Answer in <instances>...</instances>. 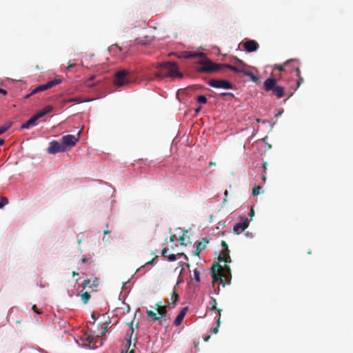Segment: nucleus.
Returning <instances> with one entry per match:
<instances>
[{
	"label": "nucleus",
	"mask_w": 353,
	"mask_h": 353,
	"mask_svg": "<svg viewBox=\"0 0 353 353\" xmlns=\"http://www.w3.org/2000/svg\"><path fill=\"white\" fill-rule=\"evenodd\" d=\"M210 304H211V306H210V310H216V301L214 298L213 297H211V302H210Z\"/></svg>",
	"instance_id": "30"
},
{
	"label": "nucleus",
	"mask_w": 353,
	"mask_h": 353,
	"mask_svg": "<svg viewBox=\"0 0 353 353\" xmlns=\"http://www.w3.org/2000/svg\"><path fill=\"white\" fill-rule=\"evenodd\" d=\"M293 63L294 68V72H296V77H297V85L295 88L296 90L303 83V78L301 75V70H300V62L298 59H290L288 61H286V63Z\"/></svg>",
	"instance_id": "9"
},
{
	"label": "nucleus",
	"mask_w": 353,
	"mask_h": 353,
	"mask_svg": "<svg viewBox=\"0 0 353 353\" xmlns=\"http://www.w3.org/2000/svg\"><path fill=\"white\" fill-rule=\"evenodd\" d=\"M288 67H290V68L289 69H287V71L288 72H292V71H294V64L293 63H290Z\"/></svg>",
	"instance_id": "41"
},
{
	"label": "nucleus",
	"mask_w": 353,
	"mask_h": 353,
	"mask_svg": "<svg viewBox=\"0 0 353 353\" xmlns=\"http://www.w3.org/2000/svg\"><path fill=\"white\" fill-rule=\"evenodd\" d=\"M262 179H263V182H265V181H266V177H265V175H263V176H262Z\"/></svg>",
	"instance_id": "62"
},
{
	"label": "nucleus",
	"mask_w": 353,
	"mask_h": 353,
	"mask_svg": "<svg viewBox=\"0 0 353 353\" xmlns=\"http://www.w3.org/2000/svg\"><path fill=\"white\" fill-rule=\"evenodd\" d=\"M221 95H222V96H228V97H232V98L234 97V94L232 93V92H223V93L221 94Z\"/></svg>",
	"instance_id": "37"
},
{
	"label": "nucleus",
	"mask_w": 353,
	"mask_h": 353,
	"mask_svg": "<svg viewBox=\"0 0 353 353\" xmlns=\"http://www.w3.org/2000/svg\"><path fill=\"white\" fill-rule=\"evenodd\" d=\"M194 55L192 54H188V56H185L186 58H190V57H193Z\"/></svg>",
	"instance_id": "63"
},
{
	"label": "nucleus",
	"mask_w": 353,
	"mask_h": 353,
	"mask_svg": "<svg viewBox=\"0 0 353 353\" xmlns=\"http://www.w3.org/2000/svg\"><path fill=\"white\" fill-rule=\"evenodd\" d=\"M0 93L3 94V95L7 94V91L4 89L0 88Z\"/></svg>",
	"instance_id": "47"
},
{
	"label": "nucleus",
	"mask_w": 353,
	"mask_h": 353,
	"mask_svg": "<svg viewBox=\"0 0 353 353\" xmlns=\"http://www.w3.org/2000/svg\"><path fill=\"white\" fill-rule=\"evenodd\" d=\"M83 101L79 98V97H74V98H71L70 99H68V102H74V103H81L83 102Z\"/></svg>",
	"instance_id": "32"
},
{
	"label": "nucleus",
	"mask_w": 353,
	"mask_h": 353,
	"mask_svg": "<svg viewBox=\"0 0 353 353\" xmlns=\"http://www.w3.org/2000/svg\"><path fill=\"white\" fill-rule=\"evenodd\" d=\"M245 75L250 77L254 82L258 81V77H256L252 72L245 71Z\"/></svg>",
	"instance_id": "29"
},
{
	"label": "nucleus",
	"mask_w": 353,
	"mask_h": 353,
	"mask_svg": "<svg viewBox=\"0 0 353 353\" xmlns=\"http://www.w3.org/2000/svg\"><path fill=\"white\" fill-rule=\"evenodd\" d=\"M12 125L11 122H8L0 127V134L6 132Z\"/></svg>",
	"instance_id": "22"
},
{
	"label": "nucleus",
	"mask_w": 353,
	"mask_h": 353,
	"mask_svg": "<svg viewBox=\"0 0 353 353\" xmlns=\"http://www.w3.org/2000/svg\"><path fill=\"white\" fill-rule=\"evenodd\" d=\"M9 203L8 199L6 196L0 197V209L3 208L5 205H8Z\"/></svg>",
	"instance_id": "24"
},
{
	"label": "nucleus",
	"mask_w": 353,
	"mask_h": 353,
	"mask_svg": "<svg viewBox=\"0 0 353 353\" xmlns=\"http://www.w3.org/2000/svg\"><path fill=\"white\" fill-rule=\"evenodd\" d=\"M167 252H168L167 248H163L161 251V256L163 257H167L168 256Z\"/></svg>",
	"instance_id": "39"
},
{
	"label": "nucleus",
	"mask_w": 353,
	"mask_h": 353,
	"mask_svg": "<svg viewBox=\"0 0 353 353\" xmlns=\"http://www.w3.org/2000/svg\"><path fill=\"white\" fill-rule=\"evenodd\" d=\"M221 245L223 247V250L218 258L219 261L220 262L225 261V263L231 262V260L230 261H228V259L230 258V254L227 243L225 241H222Z\"/></svg>",
	"instance_id": "13"
},
{
	"label": "nucleus",
	"mask_w": 353,
	"mask_h": 353,
	"mask_svg": "<svg viewBox=\"0 0 353 353\" xmlns=\"http://www.w3.org/2000/svg\"><path fill=\"white\" fill-rule=\"evenodd\" d=\"M225 271L230 275H231V270L229 266L225 263L224 268H223L219 264H213L211 268V276L213 279V283L217 282L220 281V283L225 285V282L228 279V275L223 274L222 272Z\"/></svg>",
	"instance_id": "2"
},
{
	"label": "nucleus",
	"mask_w": 353,
	"mask_h": 353,
	"mask_svg": "<svg viewBox=\"0 0 353 353\" xmlns=\"http://www.w3.org/2000/svg\"><path fill=\"white\" fill-rule=\"evenodd\" d=\"M210 338V335H207V336H204L203 339L205 342H207Z\"/></svg>",
	"instance_id": "50"
},
{
	"label": "nucleus",
	"mask_w": 353,
	"mask_h": 353,
	"mask_svg": "<svg viewBox=\"0 0 353 353\" xmlns=\"http://www.w3.org/2000/svg\"><path fill=\"white\" fill-rule=\"evenodd\" d=\"M74 66H75L74 63L69 64L67 66L66 70H70L72 69L73 68H74Z\"/></svg>",
	"instance_id": "43"
},
{
	"label": "nucleus",
	"mask_w": 353,
	"mask_h": 353,
	"mask_svg": "<svg viewBox=\"0 0 353 353\" xmlns=\"http://www.w3.org/2000/svg\"><path fill=\"white\" fill-rule=\"evenodd\" d=\"M179 266H181V267H186V268H189L190 267V264L187 263L180 262L179 263Z\"/></svg>",
	"instance_id": "40"
},
{
	"label": "nucleus",
	"mask_w": 353,
	"mask_h": 353,
	"mask_svg": "<svg viewBox=\"0 0 353 353\" xmlns=\"http://www.w3.org/2000/svg\"><path fill=\"white\" fill-rule=\"evenodd\" d=\"M179 241L181 242V245H184V244H185V243H183V241H184V239H185V238H184V236H181L179 237Z\"/></svg>",
	"instance_id": "48"
},
{
	"label": "nucleus",
	"mask_w": 353,
	"mask_h": 353,
	"mask_svg": "<svg viewBox=\"0 0 353 353\" xmlns=\"http://www.w3.org/2000/svg\"><path fill=\"white\" fill-rule=\"evenodd\" d=\"M157 71L154 73L157 79H161L165 77L182 78L183 74L179 71L178 66L174 62H163L157 64Z\"/></svg>",
	"instance_id": "1"
},
{
	"label": "nucleus",
	"mask_w": 353,
	"mask_h": 353,
	"mask_svg": "<svg viewBox=\"0 0 353 353\" xmlns=\"http://www.w3.org/2000/svg\"><path fill=\"white\" fill-rule=\"evenodd\" d=\"M267 166H268L267 162H263V168L265 170V169H267Z\"/></svg>",
	"instance_id": "52"
},
{
	"label": "nucleus",
	"mask_w": 353,
	"mask_h": 353,
	"mask_svg": "<svg viewBox=\"0 0 353 353\" xmlns=\"http://www.w3.org/2000/svg\"><path fill=\"white\" fill-rule=\"evenodd\" d=\"M34 115L37 117L38 119H39L40 118L46 115V112L42 109L41 111L38 112Z\"/></svg>",
	"instance_id": "35"
},
{
	"label": "nucleus",
	"mask_w": 353,
	"mask_h": 353,
	"mask_svg": "<svg viewBox=\"0 0 353 353\" xmlns=\"http://www.w3.org/2000/svg\"><path fill=\"white\" fill-rule=\"evenodd\" d=\"M242 221L236 223L233 227V232L236 234L243 232L249 225V219L248 218L243 219L241 217Z\"/></svg>",
	"instance_id": "12"
},
{
	"label": "nucleus",
	"mask_w": 353,
	"mask_h": 353,
	"mask_svg": "<svg viewBox=\"0 0 353 353\" xmlns=\"http://www.w3.org/2000/svg\"><path fill=\"white\" fill-rule=\"evenodd\" d=\"M43 110L46 112V114H47L53 110V107L52 105H46L43 108Z\"/></svg>",
	"instance_id": "33"
},
{
	"label": "nucleus",
	"mask_w": 353,
	"mask_h": 353,
	"mask_svg": "<svg viewBox=\"0 0 353 353\" xmlns=\"http://www.w3.org/2000/svg\"><path fill=\"white\" fill-rule=\"evenodd\" d=\"M90 299V295L88 292H85L81 294V300L86 304Z\"/></svg>",
	"instance_id": "25"
},
{
	"label": "nucleus",
	"mask_w": 353,
	"mask_h": 353,
	"mask_svg": "<svg viewBox=\"0 0 353 353\" xmlns=\"http://www.w3.org/2000/svg\"><path fill=\"white\" fill-rule=\"evenodd\" d=\"M132 324H133V322H131L130 323H129V325L130 326V328H131L130 333H128L126 335L127 345H125V348H127V350H126L125 352L122 351L121 353H134L133 350L128 351V349L130 348V347L131 345V339H132V333L134 332V330L132 327Z\"/></svg>",
	"instance_id": "15"
},
{
	"label": "nucleus",
	"mask_w": 353,
	"mask_h": 353,
	"mask_svg": "<svg viewBox=\"0 0 353 353\" xmlns=\"http://www.w3.org/2000/svg\"><path fill=\"white\" fill-rule=\"evenodd\" d=\"M113 48H114V46H111L109 48V50H110V51H112V50H113Z\"/></svg>",
	"instance_id": "64"
},
{
	"label": "nucleus",
	"mask_w": 353,
	"mask_h": 353,
	"mask_svg": "<svg viewBox=\"0 0 353 353\" xmlns=\"http://www.w3.org/2000/svg\"><path fill=\"white\" fill-rule=\"evenodd\" d=\"M209 243V241L206 238H203L201 241H198L196 243V248L202 251L206 247V244Z\"/></svg>",
	"instance_id": "19"
},
{
	"label": "nucleus",
	"mask_w": 353,
	"mask_h": 353,
	"mask_svg": "<svg viewBox=\"0 0 353 353\" xmlns=\"http://www.w3.org/2000/svg\"><path fill=\"white\" fill-rule=\"evenodd\" d=\"M261 190V186H254L252 190L253 196H257L260 193V190Z\"/></svg>",
	"instance_id": "31"
},
{
	"label": "nucleus",
	"mask_w": 353,
	"mask_h": 353,
	"mask_svg": "<svg viewBox=\"0 0 353 353\" xmlns=\"http://www.w3.org/2000/svg\"><path fill=\"white\" fill-rule=\"evenodd\" d=\"M175 239H176V235L173 234L170 236V240L171 242H174L175 241Z\"/></svg>",
	"instance_id": "49"
},
{
	"label": "nucleus",
	"mask_w": 353,
	"mask_h": 353,
	"mask_svg": "<svg viewBox=\"0 0 353 353\" xmlns=\"http://www.w3.org/2000/svg\"><path fill=\"white\" fill-rule=\"evenodd\" d=\"M224 194H225L224 201H226V198H227V196L228 195V191L225 190V192H224Z\"/></svg>",
	"instance_id": "51"
},
{
	"label": "nucleus",
	"mask_w": 353,
	"mask_h": 353,
	"mask_svg": "<svg viewBox=\"0 0 353 353\" xmlns=\"http://www.w3.org/2000/svg\"><path fill=\"white\" fill-rule=\"evenodd\" d=\"M201 106H199V107H198L197 108H196L195 112H196V113H198V112L201 110Z\"/></svg>",
	"instance_id": "56"
},
{
	"label": "nucleus",
	"mask_w": 353,
	"mask_h": 353,
	"mask_svg": "<svg viewBox=\"0 0 353 353\" xmlns=\"http://www.w3.org/2000/svg\"><path fill=\"white\" fill-rule=\"evenodd\" d=\"M250 218L252 219L254 215V210L253 208L251 209L250 214H249Z\"/></svg>",
	"instance_id": "46"
},
{
	"label": "nucleus",
	"mask_w": 353,
	"mask_h": 353,
	"mask_svg": "<svg viewBox=\"0 0 353 353\" xmlns=\"http://www.w3.org/2000/svg\"><path fill=\"white\" fill-rule=\"evenodd\" d=\"M38 120L39 119H37V117L35 115H33L29 120H28L26 123L22 124L21 128L28 129L32 126L35 125Z\"/></svg>",
	"instance_id": "17"
},
{
	"label": "nucleus",
	"mask_w": 353,
	"mask_h": 353,
	"mask_svg": "<svg viewBox=\"0 0 353 353\" xmlns=\"http://www.w3.org/2000/svg\"><path fill=\"white\" fill-rule=\"evenodd\" d=\"M263 89L266 92H272L277 99H281L284 96L285 88L283 86L277 85V80L273 77L267 79L263 83Z\"/></svg>",
	"instance_id": "3"
},
{
	"label": "nucleus",
	"mask_w": 353,
	"mask_h": 353,
	"mask_svg": "<svg viewBox=\"0 0 353 353\" xmlns=\"http://www.w3.org/2000/svg\"><path fill=\"white\" fill-rule=\"evenodd\" d=\"M78 274H78L77 272H72V276L73 277H74V276H78Z\"/></svg>",
	"instance_id": "55"
},
{
	"label": "nucleus",
	"mask_w": 353,
	"mask_h": 353,
	"mask_svg": "<svg viewBox=\"0 0 353 353\" xmlns=\"http://www.w3.org/2000/svg\"><path fill=\"white\" fill-rule=\"evenodd\" d=\"M217 311H218V313L219 314V316H221V309H217ZM220 317L217 319L216 321V324L217 325L212 328V332L214 333V334H216L218 332V330H219V325H220Z\"/></svg>",
	"instance_id": "23"
},
{
	"label": "nucleus",
	"mask_w": 353,
	"mask_h": 353,
	"mask_svg": "<svg viewBox=\"0 0 353 353\" xmlns=\"http://www.w3.org/2000/svg\"><path fill=\"white\" fill-rule=\"evenodd\" d=\"M223 63H214L210 60L202 62V66L198 69L201 72H212L222 68Z\"/></svg>",
	"instance_id": "7"
},
{
	"label": "nucleus",
	"mask_w": 353,
	"mask_h": 353,
	"mask_svg": "<svg viewBox=\"0 0 353 353\" xmlns=\"http://www.w3.org/2000/svg\"><path fill=\"white\" fill-rule=\"evenodd\" d=\"M94 78H95V76H94V75H93V76L90 77L88 79V81H92V80H94Z\"/></svg>",
	"instance_id": "57"
},
{
	"label": "nucleus",
	"mask_w": 353,
	"mask_h": 353,
	"mask_svg": "<svg viewBox=\"0 0 353 353\" xmlns=\"http://www.w3.org/2000/svg\"><path fill=\"white\" fill-rule=\"evenodd\" d=\"M90 279H85L83 281V287L88 286V285H90Z\"/></svg>",
	"instance_id": "42"
},
{
	"label": "nucleus",
	"mask_w": 353,
	"mask_h": 353,
	"mask_svg": "<svg viewBox=\"0 0 353 353\" xmlns=\"http://www.w3.org/2000/svg\"><path fill=\"white\" fill-rule=\"evenodd\" d=\"M201 252V250H197V248H196L195 251L194 252V255L199 256Z\"/></svg>",
	"instance_id": "45"
},
{
	"label": "nucleus",
	"mask_w": 353,
	"mask_h": 353,
	"mask_svg": "<svg viewBox=\"0 0 353 353\" xmlns=\"http://www.w3.org/2000/svg\"><path fill=\"white\" fill-rule=\"evenodd\" d=\"M208 85L215 88L232 89L233 85L229 81L212 79L208 81Z\"/></svg>",
	"instance_id": "8"
},
{
	"label": "nucleus",
	"mask_w": 353,
	"mask_h": 353,
	"mask_svg": "<svg viewBox=\"0 0 353 353\" xmlns=\"http://www.w3.org/2000/svg\"><path fill=\"white\" fill-rule=\"evenodd\" d=\"M169 305H162L161 303H157L155 305V309L160 316H157L156 313L152 310H147L146 314L153 321L161 322L162 321L165 320L168 313L167 307Z\"/></svg>",
	"instance_id": "4"
},
{
	"label": "nucleus",
	"mask_w": 353,
	"mask_h": 353,
	"mask_svg": "<svg viewBox=\"0 0 353 353\" xmlns=\"http://www.w3.org/2000/svg\"><path fill=\"white\" fill-rule=\"evenodd\" d=\"M176 255L178 256H183L185 255V254L184 253H178V254H176Z\"/></svg>",
	"instance_id": "60"
},
{
	"label": "nucleus",
	"mask_w": 353,
	"mask_h": 353,
	"mask_svg": "<svg viewBox=\"0 0 353 353\" xmlns=\"http://www.w3.org/2000/svg\"><path fill=\"white\" fill-rule=\"evenodd\" d=\"M78 141L79 138L72 134H67L61 138V143L66 146V149L68 147L71 148L75 145Z\"/></svg>",
	"instance_id": "11"
},
{
	"label": "nucleus",
	"mask_w": 353,
	"mask_h": 353,
	"mask_svg": "<svg viewBox=\"0 0 353 353\" xmlns=\"http://www.w3.org/2000/svg\"><path fill=\"white\" fill-rule=\"evenodd\" d=\"M32 310H33V311H34V312H36L37 314H41V310H39L37 308V305H34L32 306Z\"/></svg>",
	"instance_id": "38"
},
{
	"label": "nucleus",
	"mask_w": 353,
	"mask_h": 353,
	"mask_svg": "<svg viewBox=\"0 0 353 353\" xmlns=\"http://www.w3.org/2000/svg\"><path fill=\"white\" fill-rule=\"evenodd\" d=\"M171 299L172 301V305H173V307L176 304V302L178 301L179 299V295L178 294L174 291L172 296H171Z\"/></svg>",
	"instance_id": "28"
},
{
	"label": "nucleus",
	"mask_w": 353,
	"mask_h": 353,
	"mask_svg": "<svg viewBox=\"0 0 353 353\" xmlns=\"http://www.w3.org/2000/svg\"><path fill=\"white\" fill-rule=\"evenodd\" d=\"M107 331H108V327H105L103 328V332H101V336H104V335L105 334V333L107 332Z\"/></svg>",
	"instance_id": "44"
},
{
	"label": "nucleus",
	"mask_w": 353,
	"mask_h": 353,
	"mask_svg": "<svg viewBox=\"0 0 353 353\" xmlns=\"http://www.w3.org/2000/svg\"><path fill=\"white\" fill-rule=\"evenodd\" d=\"M110 233V230L103 231V234H108Z\"/></svg>",
	"instance_id": "61"
},
{
	"label": "nucleus",
	"mask_w": 353,
	"mask_h": 353,
	"mask_svg": "<svg viewBox=\"0 0 353 353\" xmlns=\"http://www.w3.org/2000/svg\"><path fill=\"white\" fill-rule=\"evenodd\" d=\"M5 141L3 139H0V145H2L4 143Z\"/></svg>",
	"instance_id": "58"
},
{
	"label": "nucleus",
	"mask_w": 353,
	"mask_h": 353,
	"mask_svg": "<svg viewBox=\"0 0 353 353\" xmlns=\"http://www.w3.org/2000/svg\"><path fill=\"white\" fill-rule=\"evenodd\" d=\"M194 276L195 280L197 282H199L200 281V273L196 269L194 270Z\"/></svg>",
	"instance_id": "34"
},
{
	"label": "nucleus",
	"mask_w": 353,
	"mask_h": 353,
	"mask_svg": "<svg viewBox=\"0 0 353 353\" xmlns=\"http://www.w3.org/2000/svg\"><path fill=\"white\" fill-rule=\"evenodd\" d=\"M61 83V79H54L53 80L48 81L45 84L40 85L35 88L34 90H32V92L26 96V99H28L31 95L34 94L36 93L46 90L49 88H52L53 86L58 85Z\"/></svg>",
	"instance_id": "6"
},
{
	"label": "nucleus",
	"mask_w": 353,
	"mask_h": 353,
	"mask_svg": "<svg viewBox=\"0 0 353 353\" xmlns=\"http://www.w3.org/2000/svg\"><path fill=\"white\" fill-rule=\"evenodd\" d=\"M188 307H183L180 313L177 315V316L176 317L174 321V325L175 326H179L181 324L187 312H188Z\"/></svg>",
	"instance_id": "16"
},
{
	"label": "nucleus",
	"mask_w": 353,
	"mask_h": 353,
	"mask_svg": "<svg viewBox=\"0 0 353 353\" xmlns=\"http://www.w3.org/2000/svg\"><path fill=\"white\" fill-rule=\"evenodd\" d=\"M235 63L236 64V66L243 68L245 70L247 68V65L241 59H239L238 57H234Z\"/></svg>",
	"instance_id": "21"
},
{
	"label": "nucleus",
	"mask_w": 353,
	"mask_h": 353,
	"mask_svg": "<svg viewBox=\"0 0 353 353\" xmlns=\"http://www.w3.org/2000/svg\"><path fill=\"white\" fill-rule=\"evenodd\" d=\"M81 262L83 263H85L88 262V259L86 258H83L81 259Z\"/></svg>",
	"instance_id": "53"
},
{
	"label": "nucleus",
	"mask_w": 353,
	"mask_h": 353,
	"mask_svg": "<svg viewBox=\"0 0 353 353\" xmlns=\"http://www.w3.org/2000/svg\"><path fill=\"white\" fill-rule=\"evenodd\" d=\"M157 257V256H156L154 258H153L152 260H150V261L145 263L144 265H141L140 268H139L137 270V272H139L142 268H144L145 267L148 266V265H152L153 264L155 259Z\"/></svg>",
	"instance_id": "27"
},
{
	"label": "nucleus",
	"mask_w": 353,
	"mask_h": 353,
	"mask_svg": "<svg viewBox=\"0 0 353 353\" xmlns=\"http://www.w3.org/2000/svg\"><path fill=\"white\" fill-rule=\"evenodd\" d=\"M130 72L126 70H121L115 73L114 83L118 87L123 86L130 82L128 76Z\"/></svg>",
	"instance_id": "5"
},
{
	"label": "nucleus",
	"mask_w": 353,
	"mask_h": 353,
	"mask_svg": "<svg viewBox=\"0 0 353 353\" xmlns=\"http://www.w3.org/2000/svg\"><path fill=\"white\" fill-rule=\"evenodd\" d=\"M245 50L248 52H253L256 51L259 45L255 40H248L243 43Z\"/></svg>",
	"instance_id": "14"
},
{
	"label": "nucleus",
	"mask_w": 353,
	"mask_h": 353,
	"mask_svg": "<svg viewBox=\"0 0 353 353\" xmlns=\"http://www.w3.org/2000/svg\"><path fill=\"white\" fill-rule=\"evenodd\" d=\"M194 347L197 348L199 346V342L194 341Z\"/></svg>",
	"instance_id": "59"
},
{
	"label": "nucleus",
	"mask_w": 353,
	"mask_h": 353,
	"mask_svg": "<svg viewBox=\"0 0 353 353\" xmlns=\"http://www.w3.org/2000/svg\"><path fill=\"white\" fill-rule=\"evenodd\" d=\"M66 151V146L63 145L62 143L57 141H52L50 143V146L48 148L49 154H56L58 152H63Z\"/></svg>",
	"instance_id": "10"
},
{
	"label": "nucleus",
	"mask_w": 353,
	"mask_h": 353,
	"mask_svg": "<svg viewBox=\"0 0 353 353\" xmlns=\"http://www.w3.org/2000/svg\"><path fill=\"white\" fill-rule=\"evenodd\" d=\"M198 103L205 104L207 103V98L204 95H199L196 98Z\"/></svg>",
	"instance_id": "26"
},
{
	"label": "nucleus",
	"mask_w": 353,
	"mask_h": 353,
	"mask_svg": "<svg viewBox=\"0 0 353 353\" xmlns=\"http://www.w3.org/2000/svg\"><path fill=\"white\" fill-rule=\"evenodd\" d=\"M209 165H210V166H214V165H216V163H215V162H214V161H210V163H209Z\"/></svg>",
	"instance_id": "54"
},
{
	"label": "nucleus",
	"mask_w": 353,
	"mask_h": 353,
	"mask_svg": "<svg viewBox=\"0 0 353 353\" xmlns=\"http://www.w3.org/2000/svg\"><path fill=\"white\" fill-rule=\"evenodd\" d=\"M176 254H172L168 255L167 257L169 261H174L176 260Z\"/></svg>",
	"instance_id": "36"
},
{
	"label": "nucleus",
	"mask_w": 353,
	"mask_h": 353,
	"mask_svg": "<svg viewBox=\"0 0 353 353\" xmlns=\"http://www.w3.org/2000/svg\"><path fill=\"white\" fill-rule=\"evenodd\" d=\"M228 68L236 73H243L244 74L246 71V70H245L243 68L237 67L236 65H232L225 64V63L222 64V68Z\"/></svg>",
	"instance_id": "18"
},
{
	"label": "nucleus",
	"mask_w": 353,
	"mask_h": 353,
	"mask_svg": "<svg viewBox=\"0 0 353 353\" xmlns=\"http://www.w3.org/2000/svg\"><path fill=\"white\" fill-rule=\"evenodd\" d=\"M286 61L283 63V65H275L274 68L279 70L280 72H285L287 71V68L290 63L285 64Z\"/></svg>",
	"instance_id": "20"
}]
</instances>
